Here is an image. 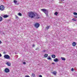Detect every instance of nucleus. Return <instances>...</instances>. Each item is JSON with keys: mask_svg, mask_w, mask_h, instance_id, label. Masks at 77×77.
Here are the masks:
<instances>
[{"mask_svg": "<svg viewBox=\"0 0 77 77\" xmlns=\"http://www.w3.org/2000/svg\"><path fill=\"white\" fill-rule=\"evenodd\" d=\"M74 71V69L72 68V69H71V71Z\"/></svg>", "mask_w": 77, "mask_h": 77, "instance_id": "obj_27", "label": "nucleus"}, {"mask_svg": "<svg viewBox=\"0 0 77 77\" xmlns=\"http://www.w3.org/2000/svg\"><path fill=\"white\" fill-rule=\"evenodd\" d=\"M14 2L15 3H17V1H16L15 0H14Z\"/></svg>", "mask_w": 77, "mask_h": 77, "instance_id": "obj_24", "label": "nucleus"}, {"mask_svg": "<svg viewBox=\"0 0 77 77\" xmlns=\"http://www.w3.org/2000/svg\"><path fill=\"white\" fill-rule=\"evenodd\" d=\"M54 61L55 62H59V59L55 58L54 60Z\"/></svg>", "mask_w": 77, "mask_h": 77, "instance_id": "obj_9", "label": "nucleus"}, {"mask_svg": "<svg viewBox=\"0 0 77 77\" xmlns=\"http://www.w3.org/2000/svg\"><path fill=\"white\" fill-rule=\"evenodd\" d=\"M61 0V1H64V0Z\"/></svg>", "mask_w": 77, "mask_h": 77, "instance_id": "obj_37", "label": "nucleus"}, {"mask_svg": "<svg viewBox=\"0 0 77 77\" xmlns=\"http://www.w3.org/2000/svg\"><path fill=\"white\" fill-rule=\"evenodd\" d=\"M50 26H48L47 27H46V30H48L49 29V27H50Z\"/></svg>", "mask_w": 77, "mask_h": 77, "instance_id": "obj_17", "label": "nucleus"}, {"mask_svg": "<svg viewBox=\"0 0 77 77\" xmlns=\"http://www.w3.org/2000/svg\"><path fill=\"white\" fill-rule=\"evenodd\" d=\"M3 20L2 17L0 16V22L2 21V20Z\"/></svg>", "mask_w": 77, "mask_h": 77, "instance_id": "obj_22", "label": "nucleus"}, {"mask_svg": "<svg viewBox=\"0 0 77 77\" xmlns=\"http://www.w3.org/2000/svg\"><path fill=\"white\" fill-rule=\"evenodd\" d=\"M48 56V54H45L44 55V57H47Z\"/></svg>", "mask_w": 77, "mask_h": 77, "instance_id": "obj_16", "label": "nucleus"}, {"mask_svg": "<svg viewBox=\"0 0 77 77\" xmlns=\"http://www.w3.org/2000/svg\"><path fill=\"white\" fill-rule=\"evenodd\" d=\"M51 57L54 59L56 57V55H51Z\"/></svg>", "mask_w": 77, "mask_h": 77, "instance_id": "obj_13", "label": "nucleus"}, {"mask_svg": "<svg viewBox=\"0 0 77 77\" xmlns=\"http://www.w3.org/2000/svg\"><path fill=\"white\" fill-rule=\"evenodd\" d=\"M3 54H6V52H4L3 53Z\"/></svg>", "mask_w": 77, "mask_h": 77, "instance_id": "obj_29", "label": "nucleus"}, {"mask_svg": "<svg viewBox=\"0 0 77 77\" xmlns=\"http://www.w3.org/2000/svg\"><path fill=\"white\" fill-rule=\"evenodd\" d=\"M73 14L75 15H77V13L76 12H74Z\"/></svg>", "mask_w": 77, "mask_h": 77, "instance_id": "obj_23", "label": "nucleus"}, {"mask_svg": "<svg viewBox=\"0 0 77 77\" xmlns=\"http://www.w3.org/2000/svg\"><path fill=\"white\" fill-rule=\"evenodd\" d=\"M75 18H77V16H74Z\"/></svg>", "mask_w": 77, "mask_h": 77, "instance_id": "obj_30", "label": "nucleus"}, {"mask_svg": "<svg viewBox=\"0 0 77 77\" xmlns=\"http://www.w3.org/2000/svg\"><path fill=\"white\" fill-rule=\"evenodd\" d=\"M34 46H35V45H32V47H34Z\"/></svg>", "mask_w": 77, "mask_h": 77, "instance_id": "obj_34", "label": "nucleus"}, {"mask_svg": "<svg viewBox=\"0 0 77 77\" xmlns=\"http://www.w3.org/2000/svg\"><path fill=\"white\" fill-rule=\"evenodd\" d=\"M16 18H18V17H17V16H16Z\"/></svg>", "mask_w": 77, "mask_h": 77, "instance_id": "obj_32", "label": "nucleus"}, {"mask_svg": "<svg viewBox=\"0 0 77 77\" xmlns=\"http://www.w3.org/2000/svg\"><path fill=\"white\" fill-rule=\"evenodd\" d=\"M36 50H39V48H36V49H35Z\"/></svg>", "mask_w": 77, "mask_h": 77, "instance_id": "obj_26", "label": "nucleus"}, {"mask_svg": "<svg viewBox=\"0 0 77 77\" xmlns=\"http://www.w3.org/2000/svg\"><path fill=\"white\" fill-rule=\"evenodd\" d=\"M0 10L1 11H4L5 10V6L3 5H1L0 6Z\"/></svg>", "mask_w": 77, "mask_h": 77, "instance_id": "obj_5", "label": "nucleus"}, {"mask_svg": "<svg viewBox=\"0 0 77 77\" xmlns=\"http://www.w3.org/2000/svg\"><path fill=\"white\" fill-rule=\"evenodd\" d=\"M39 77H42V76L41 75H40L39 76Z\"/></svg>", "mask_w": 77, "mask_h": 77, "instance_id": "obj_28", "label": "nucleus"}, {"mask_svg": "<svg viewBox=\"0 0 77 77\" xmlns=\"http://www.w3.org/2000/svg\"><path fill=\"white\" fill-rule=\"evenodd\" d=\"M61 59L62 60H66V59L63 57H61Z\"/></svg>", "mask_w": 77, "mask_h": 77, "instance_id": "obj_14", "label": "nucleus"}, {"mask_svg": "<svg viewBox=\"0 0 77 77\" xmlns=\"http://www.w3.org/2000/svg\"><path fill=\"white\" fill-rule=\"evenodd\" d=\"M18 15H19V16H22V14H21V13H19L18 14Z\"/></svg>", "mask_w": 77, "mask_h": 77, "instance_id": "obj_20", "label": "nucleus"}, {"mask_svg": "<svg viewBox=\"0 0 77 77\" xmlns=\"http://www.w3.org/2000/svg\"><path fill=\"white\" fill-rule=\"evenodd\" d=\"M47 59H48V60H51V58H50V56H48L47 58Z\"/></svg>", "mask_w": 77, "mask_h": 77, "instance_id": "obj_15", "label": "nucleus"}, {"mask_svg": "<svg viewBox=\"0 0 77 77\" xmlns=\"http://www.w3.org/2000/svg\"><path fill=\"white\" fill-rule=\"evenodd\" d=\"M28 16L29 17H31V18H34L35 16V14L33 12L30 11L28 13Z\"/></svg>", "mask_w": 77, "mask_h": 77, "instance_id": "obj_1", "label": "nucleus"}, {"mask_svg": "<svg viewBox=\"0 0 77 77\" xmlns=\"http://www.w3.org/2000/svg\"><path fill=\"white\" fill-rule=\"evenodd\" d=\"M52 64H53V65H54V64H55V63H52Z\"/></svg>", "mask_w": 77, "mask_h": 77, "instance_id": "obj_31", "label": "nucleus"}, {"mask_svg": "<svg viewBox=\"0 0 77 77\" xmlns=\"http://www.w3.org/2000/svg\"><path fill=\"white\" fill-rule=\"evenodd\" d=\"M2 56V54H0V57H1Z\"/></svg>", "mask_w": 77, "mask_h": 77, "instance_id": "obj_35", "label": "nucleus"}, {"mask_svg": "<svg viewBox=\"0 0 77 77\" xmlns=\"http://www.w3.org/2000/svg\"><path fill=\"white\" fill-rule=\"evenodd\" d=\"M41 10L42 11L45 13L46 16H47V17L48 16V10L44 8L41 9Z\"/></svg>", "mask_w": 77, "mask_h": 77, "instance_id": "obj_2", "label": "nucleus"}, {"mask_svg": "<svg viewBox=\"0 0 77 77\" xmlns=\"http://www.w3.org/2000/svg\"><path fill=\"white\" fill-rule=\"evenodd\" d=\"M23 64H24V65H26V62H23Z\"/></svg>", "mask_w": 77, "mask_h": 77, "instance_id": "obj_25", "label": "nucleus"}, {"mask_svg": "<svg viewBox=\"0 0 77 77\" xmlns=\"http://www.w3.org/2000/svg\"><path fill=\"white\" fill-rule=\"evenodd\" d=\"M35 16H36V17H37L36 18H37V19L39 18V14H36L35 15Z\"/></svg>", "mask_w": 77, "mask_h": 77, "instance_id": "obj_10", "label": "nucleus"}, {"mask_svg": "<svg viewBox=\"0 0 77 77\" xmlns=\"http://www.w3.org/2000/svg\"><path fill=\"white\" fill-rule=\"evenodd\" d=\"M4 71L6 73L9 72V71H10L9 69L8 68H6L5 69Z\"/></svg>", "mask_w": 77, "mask_h": 77, "instance_id": "obj_6", "label": "nucleus"}, {"mask_svg": "<svg viewBox=\"0 0 77 77\" xmlns=\"http://www.w3.org/2000/svg\"><path fill=\"white\" fill-rule=\"evenodd\" d=\"M52 74L54 75H56L57 74V72L56 71H53L52 72Z\"/></svg>", "mask_w": 77, "mask_h": 77, "instance_id": "obj_12", "label": "nucleus"}, {"mask_svg": "<svg viewBox=\"0 0 77 77\" xmlns=\"http://www.w3.org/2000/svg\"><path fill=\"white\" fill-rule=\"evenodd\" d=\"M57 14H58V13H57V12H56L54 13V15H57Z\"/></svg>", "mask_w": 77, "mask_h": 77, "instance_id": "obj_21", "label": "nucleus"}, {"mask_svg": "<svg viewBox=\"0 0 77 77\" xmlns=\"http://www.w3.org/2000/svg\"><path fill=\"white\" fill-rule=\"evenodd\" d=\"M4 57L5 59H10V57L8 55H5Z\"/></svg>", "mask_w": 77, "mask_h": 77, "instance_id": "obj_4", "label": "nucleus"}, {"mask_svg": "<svg viewBox=\"0 0 77 77\" xmlns=\"http://www.w3.org/2000/svg\"><path fill=\"white\" fill-rule=\"evenodd\" d=\"M32 76H33V77H35V74L32 73Z\"/></svg>", "mask_w": 77, "mask_h": 77, "instance_id": "obj_19", "label": "nucleus"}, {"mask_svg": "<svg viewBox=\"0 0 77 77\" xmlns=\"http://www.w3.org/2000/svg\"><path fill=\"white\" fill-rule=\"evenodd\" d=\"M6 64V65H7L8 66H11V63L9 62H7Z\"/></svg>", "mask_w": 77, "mask_h": 77, "instance_id": "obj_7", "label": "nucleus"}, {"mask_svg": "<svg viewBox=\"0 0 77 77\" xmlns=\"http://www.w3.org/2000/svg\"><path fill=\"white\" fill-rule=\"evenodd\" d=\"M75 45H76V43H75V42H73L72 43V45L73 47H75Z\"/></svg>", "mask_w": 77, "mask_h": 77, "instance_id": "obj_11", "label": "nucleus"}, {"mask_svg": "<svg viewBox=\"0 0 77 77\" xmlns=\"http://www.w3.org/2000/svg\"><path fill=\"white\" fill-rule=\"evenodd\" d=\"M43 52H45V50H43Z\"/></svg>", "mask_w": 77, "mask_h": 77, "instance_id": "obj_36", "label": "nucleus"}, {"mask_svg": "<svg viewBox=\"0 0 77 77\" xmlns=\"http://www.w3.org/2000/svg\"><path fill=\"white\" fill-rule=\"evenodd\" d=\"M72 20V21H77V20L75 19H74V18H73Z\"/></svg>", "mask_w": 77, "mask_h": 77, "instance_id": "obj_18", "label": "nucleus"}, {"mask_svg": "<svg viewBox=\"0 0 77 77\" xmlns=\"http://www.w3.org/2000/svg\"><path fill=\"white\" fill-rule=\"evenodd\" d=\"M3 18H8V17H9V16L8 15L6 14L5 15H4L3 16Z\"/></svg>", "mask_w": 77, "mask_h": 77, "instance_id": "obj_8", "label": "nucleus"}, {"mask_svg": "<svg viewBox=\"0 0 77 77\" xmlns=\"http://www.w3.org/2000/svg\"><path fill=\"white\" fill-rule=\"evenodd\" d=\"M34 26L35 28H38L39 26V24L38 23H36L34 24Z\"/></svg>", "mask_w": 77, "mask_h": 77, "instance_id": "obj_3", "label": "nucleus"}, {"mask_svg": "<svg viewBox=\"0 0 77 77\" xmlns=\"http://www.w3.org/2000/svg\"><path fill=\"white\" fill-rule=\"evenodd\" d=\"M2 41H1L0 40V44H2Z\"/></svg>", "mask_w": 77, "mask_h": 77, "instance_id": "obj_33", "label": "nucleus"}]
</instances>
